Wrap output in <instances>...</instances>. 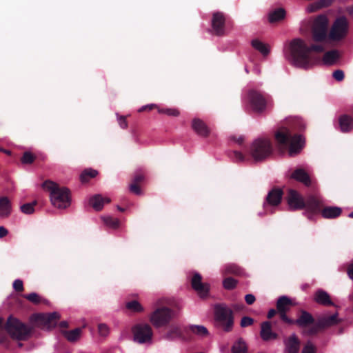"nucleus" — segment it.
<instances>
[{
    "label": "nucleus",
    "instance_id": "nucleus-46",
    "mask_svg": "<svg viewBox=\"0 0 353 353\" xmlns=\"http://www.w3.org/2000/svg\"><path fill=\"white\" fill-rule=\"evenodd\" d=\"M277 312L279 313V317L281 321H283V322H285V323H287L288 325H294V320L290 319L287 316L286 311L283 310V311H277Z\"/></svg>",
    "mask_w": 353,
    "mask_h": 353
},
{
    "label": "nucleus",
    "instance_id": "nucleus-60",
    "mask_svg": "<svg viewBox=\"0 0 353 353\" xmlns=\"http://www.w3.org/2000/svg\"><path fill=\"white\" fill-rule=\"evenodd\" d=\"M232 307L236 312H240L244 309V305L243 303L234 304Z\"/></svg>",
    "mask_w": 353,
    "mask_h": 353
},
{
    "label": "nucleus",
    "instance_id": "nucleus-27",
    "mask_svg": "<svg viewBox=\"0 0 353 353\" xmlns=\"http://www.w3.org/2000/svg\"><path fill=\"white\" fill-rule=\"evenodd\" d=\"M12 204L7 196L0 197V216L6 218L11 214Z\"/></svg>",
    "mask_w": 353,
    "mask_h": 353
},
{
    "label": "nucleus",
    "instance_id": "nucleus-53",
    "mask_svg": "<svg viewBox=\"0 0 353 353\" xmlns=\"http://www.w3.org/2000/svg\"><path fill=\"white\" fill-rule=\"evenodd\" d=\"M130 190L131 192H132L137 195H139L141 194V190L139 184L132 183L130 185Z\"/></svg>",
    "mask_w": 353,
    "mask_h": 353
},
{
    "label": "nucleus",
    "instance_id": "nucleus-4",
    "mask_svg": "<svg viewBox=\"0 0 353 353\" xmlns=\"http://www.w3.org/2000/svg\"><path fill=\"white\" fill-rule=\"evenodd\" d=\"M43 189L50 192V201L52 205L59 209H65L70 205V191L65 187H60L57 183L47 180L42 184Z\"/></svg>",
    "mask_w": 353,
    "mask_h": 353
},
{
    "label": "nucleus",
    "instance_id": "nucleus-2",
    "mask_svg": "<svg viewBox=\"0 0 353 353\" xmlns=\"http://www.w3.org/2000/svg\"><path fill=\"white\" fill-rule=\"evenodd\" d=\"M305 124L300 118L293 119L291 129L286 127L280 128L275 132V139L281 145L288 146V153L290 157L299 154L303 148L304 141L302 135L292 134V130L302 131L305 129Z\"/></svg>",
    "mask_w": 353,
    "mask_h": 353
},
{
    "label": "nucleus",
    "instance_id": "nucleus-1",
    "mask_svg": "<svg viewBox=\"0 0 353 353\" xmlns=\"http://www.w3.org/2000/svg\"><path fill=\"white\" fill-rule=\"evenodd\" d=\"M325 48L319 43L308 46L301 39H294L290 43V61L296 67L307 69L319 61V59L313 55V52H323Z\"/></svg>",
    "mask_w": 353,
    "mask_h": 353
},
{
    "label": "nucleus",
    "instance_id": "nucleus-39",
    "mask_svg": "<svg viewBox=\"0 0 353 353\" xmlns=\"http://www.w3.org/2000/svg\"><path fill=\"white\" fill-rule=\"evenodd\" d=\"M36 159V156L29 151L25 152L21 158V162L23 164H32Z\"/></svg>",
    "mask_w": 353,
    "mask_h": 353
},
{
    "label": "nucleus",
    "instance_id": "nucleus-47",
    "mask_svg": "<svg viewBox=\"0 0 353 353\" xmlns=\"http://www.w3.org/2000/svg\"><path fill=\"white\" fill-rule=\"evenodd\" d=\"M5 321L4 319L2 317H0V343L3 344L4 343L6 340L7 337L3 332V330H4V325H5Z\"/></svg>",
    "mask_w": 353,
    "mask_h": 353
},
{
    "label": "nucleus",
    "instance_id": "nucleus-8",
    "mask_svg": "<svg viewBox=\"0 0 353 353\" xmlns=\"http://www.w3.org/2000/svg\"><path fill=\"white\" fill-rule=\"evenodd\" d=\"M248 103L254 112L261 114L269 105L270 100L268 95L255 90H250L248 92Z\"/></svg>",
    "mask_w": 353,
    "mask_h": 353
},
{
    "label": "nucleus",
    "instance_id": "nucleus-45",
    "mask_svg": "<svg viewBox=\"0 0 353 353\" xmlns=\"http://www.w3.org/2000/svg\"><path fill=\"white\" fill-rule=\"evenodd\" d=\"M316 348L312 343L308 341L304 345L301 353H316Z\"/></svg>",
    "mask_w": 353,
    "mask_h": 353
},
{
    "label": "nucleus",
    "instance_id": "nucleus-12",
    "mask_svg": "<svg viewBox=\"0 0 353 353\" xmlns=\"http://www.w3.org/2000/svg\"><path fill=\"white\" fill-rule=\"evenodd\" d=\"M134 341L139 344L151 343L153 331L151 326L147 323H139L132 328Z\"/></svg>",
    "mask_w": 353,
    "mask_h": 353
},
{
    "label": "nucleus",
    "instance_id": "nucleus-29",
    "mask_svg": "<svg viewBox=\"0 0 353 353\" xmlns=\"http://www.w3.org/2000/svg\"><path fill=\"white\" fill-rule=\"evenodd\" d=\"M286 12L284 8H276L268 14V21L270 23H273L280 21L285 19Z\"/></svg>",
    "mask_w": 353,
    "mask_h": 353
},
{
    "label": "nucleus",
    "instance_id": "nucleus-18",
    "mask_svg": "<svg viewBox=\"0 0 353 353\" xmlns=\"http://www.w3.org/2000/svg\"><path fill=\"white\" fill-rule=\"evenodd\" d=\"M283 343L285 353H299L301 341L295 334L285 339Z\"/></svg>",
    "mask_w": 353,
    "mask_h": 353
},
{
    "label": "nucleus",
    "instance_id": "nucleus-42",
    "mask_svg": "<svg viewBox=\"0 0 353 353\" xmlns=\"http://www.w3.org/2000/svg\"><path fill=\"white\" fill-rule=\"evenodd\" d=\"M158 112L171 117H178L180 114L179 110L176 108H158Z\"/></svg>",
    "mask_w": 353,
    "mask_h": 353
},
{
    "label": "nucleus",
    "instance_id": "nucleus-54",
    "mask_svg": "<svg viewBox=\"0 0 353 353\" xmlns=\"http://www.w3.org/2000/svg\"><path fill=\"white\" fill-rule=\"evenodd\" d=\"M145 176L142 173H136L132 179V183L136 184H140L144 181Z\"/></svg>",
    "mask_w": 353,
    "mask_h": 353
},
{
    "label": "nucleus",
    "instance_id": "nucleus-26",
    "mask_svg": "<svg viewBox=\"0 0 353 353\" xmlns=\"http://www.w3.org/2000/svg\"><path fill=\"white\" fill-rule=\"evenodd\" d=\"M183 337V332L181 327L176 324H172L169 327L168 330L164 336V339L173 341Z\"/></svg>",
    "mask_w": 353,
    "mask_h": 353
},
{
    "label": "nucleus",
    "instance_id": "nucleus-17",
    "mask_svg": "<svg viewBox=\"0 0 353 353\" xmlns=\"http://www.w3.org/2000/svg\"><path fill=\"white\" fill-rule=\"evenodd\" d=\"M290 179H294L303 184L306 187H310L312 185V180L309 173L302 168H297L294 169L290 176Z\"/></svg>",
    "mask_w": 353,
    "mask_h": 353
},
{
    "label": "nucleus",
    "instance_id": "nucleus-9",
    "mask_svg": "<svg viewBox=\"0 0 353 353\" xmlns=\"http://www.w3.org/2000/svg\"><path fill=\"white\" fill-rule=\"evenodd\" d=\"M328 20L325 16H318L313 23L311 34L312 39L315 43L328 41Z\"/></svg>",
    "mask_w": 353,
    "mask_h": 353
},
{
    "label": "nucleus",
    "instance_id": "nucleus-30",
    "mask_svg": "<svg viewBox=\"0 0 353 353\" xmlns=\"http://www.w3.org/2000/svg\"><path fill=\"white\" fill-rule=\"evenodd\" d=\"M339 59V54L338 50H332L326 52L323 57V61L325 65H333Z\"/></svg>",
    "mask_w": 353,
    "mask_h": 353
},
{
    "label": "nucleus",
    "instance_id": "nucleus-11",
    "mask_svg": "<svg viewBox=\"0 0 353 353\" xmlns=\"http://www.w3.org/2000/svg\"><path fill=\"white\" fill-rule=\"evenodd\" d=\"M175 312L167 307L156 309L151 314L150 320L156 327H161L168 325L174 318Z\"/></svg>",
    "mask_w": 353,
    "mask_h": 353
},
{
    "label": "nucleus",
    "instance_id": "nucleus-38",
    "mask_svg": "<svg viewBox=\"0 0 353 353\" xmlns=\"http://www.w3.org/2000/svg\"><path fill=\"white\" fill-rule=\"evenodd\" d=\"M125 307L128 310L134 312H141L143 311V306L135 300L127 302Z\"/></svg>",
    "mask_w": 353,
    "mask_h": 353
},
{
    "label": "nucleus",
    "instance_id": "nucleus-43",
    "mask_svg": "<svg viewBox=\"0 0 353 353\" xmlns=\"http://www.w3.org/2000/svg\"><path fill=\"white\" fill-rule=\"evenodd\" d=\"M103 219L104 223L111 228H117V227H119V221L117 219L108 216L104 217Z\"/></svg>",
    "mask_w": 353,
    "mask_h": 353
},
{
    "label": "nucleus",
    "instance_id": "nucleus-56",
    "mask_svg": "<svg viewBox=\"0 0 353 353\" xmlns=\"http://www.w3.org/2000/svg\"><path fill=\"white\" fill-rule=\"evenodd\" d=\"M155 108H159L156 104H149L142 106L141 108H139V112H142L143 111H151Z\"/></svg>",
    "mask_w": 353,
    "mask_h": 353
},
{
    "label": "nucleus",
    "instance_id": "nucleus-51",
    "mask_svg": "<svg viewBox=\"0 0 353 353\" xmlns=\"http://www.w3.org/2000/svg\"><path fill=\"white\" fill-rule=\"evenodd\" d=\"M13 288L15 291L18 292H21L23 291V281L20 279H17L13 282Z\"/></svg>",
    "mask_w": 353,
    "mask_h": 353
},
{
    "label": "nucleus",
    "instance_id": "nucleus-6",
    "mask_svg": "<svg viewBox=\"0 0 353 353\" xmlns=\"http://www.w3.org/2000/svg\"><path fill=\"white\" fill-rule=\"evenodd\" d=\"M274 152L270 139L258 138L250 146L249 153L256 162L263 161L269 158Z\"/></svg>",
    "mask_w": 353,
    "mask_h": 353
},
{
    "label": "nucleus",
    "instance_id": "nucleus-25",
    "mask_svg": "<svg viewBox=\"0 0 353 353\" xmlns=\"http://www.w3.org/2000/svg\"><path fill=\"white\" fill-rule=\"evenodd\" d=\"M339 125L342 132H349L353 129V118L348 114H342L339 118Z\"/></svg>",
    "mask_w": 353,
    "mask_h": 353
},
{
    "label": "nucleus",
    "instance_id": "nucleus-49",
    "mask_svg": "<svg viewBox=\"0 0 353 353\" xmlns=\"http://www.w3.org/2000/svg\"><path fill=\"white\" fill-rule=\"evenodd\" d=\"M333 0H319L315 3V6L316 9H321L330 6Z\"/></svg>",
    "mask_w": 353,
    "mask_h": 353
},
{
    "label": "nucleus",
    "instance_id": "nucleus-58",
    "mask_svg": "<svg viewBox=\"0 0 353 353\" xmlns=\"http://www.w3.org/2000/svg\"><path fill=\"white\" fill-rule=\"evenodd\" d=\"M256 299L255 296L253 294H246L245 296V301L248 305H252L254 303Z\"/></svg>",
    "mask_w": 353,
    "mask_h": 353
},
{
    "label": "nucleus",
    "instance_id": "nucleus-22",
    "mask_svg": "<svg viewBox=\"0 0 353 353\" xmlns=\"http://www.w3.org/2000/svg\"><path fill=\"white\" fill-rule=\"evenodd\" d=\"M283 192L281 189L274 188L272 189L266 196V203L264 204L265 206L266 203L270 205H278L282 199Z\"/></svg>",
    "mask_w": 353,
    "mask_h": 353
},
{
    "label": "nucleus",
    "instance_id": "nucleus-63",
    "mask_svg": "<svg viewBox=\"0 0 353 353\" xmlns=\"http://www.w3.org/2000/svg\"><path fill=\"white\" fill-rule=\"evenodd\" d=\"M59 325L61 327L67 328L68 327V323L65 321H63L60 323Z\"/></svg>",
    "mask_w": 353,
    "mask_h": 353
},
{
    "label": "nucleus",
    "instance_id": "nucleus-37",
    "mask_svg": "<svg viewBox=\"0 0 353 353\" xmlns=\"http://www.w3.org/2000/svg\"><path fill=\"white\" fill-rule=\"evenodd\" d=\"M189 328L192 333L199 336H206L209 334L208 329L203 325H190Z\"/></svg>",
    "mask_w": 353,
    "mask_h": 353
},
{
    "label": "nucleus",
    "instance_id": "nucleus-50",
    "mask_svg": "<svg viewBox=\"0 0 353 353\" xmlns=\"http://www.w3.org/2000/svg\"><path fill=\"white\" fill-rule=\"evenodd\" d=\"M254 323V319L249 316H243L241 320V326L242 327H245L248 326H250Z\"/></svg>",
    "mask_w": 353,
    "mask_h": 353
},
{
    "label": "nucleus",
    "instance_id": "nucleus-34",
    "mask_svg": "<svg viewBox=\"0 0 353 353\" xmlns=\"http://www.w3.org/2000/svg\"><path fill=\"white\" fill-rule=\"evenodd\" d=\"M252 46L264 56L268 55L270 52L268 46L258 39L252 41Z\"/></svg>",
    "mask_w": 353,
    "mask_h": 353
},
{
    "label": "nucleus",
    "instance_id": "nucleus-21",
    "mask_svg": "<svg viewBox=\"0 0 353 353\" xmlns=\"http://www.w3.org/2000/svg\"><path fill=\"white\" fill-rule=\"evenodd\" d=\"M192 128L199 136L207 137L210 134V129L203 121L195 118L192 121Z\"/></svg>",
    "mask_w": 353,
    "mask_h": 353
},
{
    "label": "nucleus",
    "instance_id": "nucleus-14",
    "mask_svg": "<svg viewBox=\"0 0 353 353\" xmlns=\"http://www.w3.org/2000/svg\"><path fill=\"white\" fill-rule=\"evenodd\" d=\"M316 322V321L310 312L301 310L299 312L298 318L294 320V325H297L302 330L301 333L303 335L311 336L315 334H307L305 332L315 325Z\"/></svg>",
    "mask_w": 353,
    "mask_h": 353
},
{
    "label": "nucleus",
    "instance_id": "nucleus-13",
    "mask_svg": "<svg viewBox=\"0 0 353 353\" xmlns=\"http://www.w3.org/2000/svg\"><path fill=\"white\" fill-rule=\"evenodd\" d=\"M340 322L338 319V313L328 316H321L316 320V324L305 333L307 334H317L321 330L335 325Z\"/></svg>",
    "mask_w": 353,
    "mask_h": 353
},
{
    "label": "nucleus",
    "instance_id": "nucleus-20",
    "mask_svg": "<svg viewBox=\"0 0 353 353\" xmlns=\"http://www.w3.org/2000/svg\"><path fill=\"white\" fill-rule=\"evenodd\" d=\"M319 213H321V216L324 219H336L340 216L341 214H342V209L340 207L337 206L324 207V205L323 204L318 214Z\"/></svg>",
    "mask_w": 353,
    "mask_h": 353
},
{
    "label": "nucleus",
    "instance_id": "nucleus-31",
    "mask_svg": "<svg viewBox=\"0 0 353 353\" xmlns=\"http://www.w3.org/2000/svg\"><path fill=\"white\" fill-rule=\"evenodd\" d=\"M292 305V301L285 296L279 297L276 302L277 311H289L290 307Z\"/></svg>",
    "mask_w": 353,
    "mask_h": 353
},
{
    "label": "nucleus",
    "instance_id": "nucleus-57",
    "mask_svg": "<svg viewBox=\"0 0 353 353\" xmlns=\"http://www.w3.org/2000/svg\"><path fill=\"white\" fill-rule=\"evenodd\" d=\"M119 124L121 128H123V129L127 128L128 122L126 121V118L124 116H121L119 118Z\"/></svg>",
    "mask_w": 353,
    "mask_h": 353
},
{
    "label": "nucleus",
    "instance_id": "nucleus-52",
    "mask_svg": "<svg viewBox=\"0 0 353 353\" xmlns=\"http://www.w3.org/2000/svg\"><path fill=\"white\" fill-rule=\"evenodd\" d=\"M332 77H334V79L338 81H341L343 80L345 76H344V72L343 70H335L333 74H332Z\"/></svg>",
    "mask_w": 353,
    "mask_h": 353
},
{
    "label": "nucleus",
    "instance_id": "nucleus-44",
    "mask_svg": "<svg viewBox=\"0 0 353 353\" xmlns=\"http://www.w3.org/2000/svg\"><path fill=\"white\" fill-rule=\"evenodd\" d=\"M24 298L34 304H39L41 301V297L35 292L26 294L24 295Z\"/></svg>",
    "mask_w": 353,
    "mask_h": 353
},
{
    "label": "nucleus",
    "instance_id": "nucleus-62",
    "mask_svg": "<svg viewBox=\"0 0 353 353\" xmlns=\"http://www.w3.org/2000/svg\"><path fill=\"white\" fill-rule=\"evenodd\" d=\"M276 312H278L274 309L270 310L268 313V315H267L268 319H272L274 316V315L276 314Z\"/></svg>",
    "mask_w": 353,
    "mask_h": 353
},
{
    "label": "nucleus",
    "instance_id": "nucleus-10",
    "mask_svg": "<svg viewBox=\"0 0 353 353\" xmlns=\"http://www.w3.org/2000/svg\"><path fill=\"white\" fill-rule=\"evenodd\" d=\"M349 23L345 17H338L333 23L328 33L329 41H340L347 34Z\"/></svg>",
    "mask_w": 353,
    "mask_h": 353
},
{
    "label": "nucleus",
    "instance_id": "nucleus-55",
    "mask_svg": "<svg viewBox=\"0 0 353 353\" xmlns=\"http://www.w3.org/2000/svg\"><path fill=\"white\" fill-rule=\"evenodd\" d=\"M234 158L236 162H243L245 160V157L239 151H234Z\"/></svg>",
    "mask_w": 353,
    "mask_h": 353
},
{
    "label": "nucleus",
    "instance_id": "nucleus-28",
    "mask_svg": "<svg viewBox=\"0 0 353 353\" xmlns=\"http://www.w3.org/2000/svg\"><path fill=\"white\" fill-rule=\"evenodd\" d=\"M59 318L60 316L57 312L37 314L38 320L49 325H55L57 320H59Z\"/></svg>",
    "mask_w": 353,
    "mask_h": 353
},
{
    "label": "nucleus",
    "instance_id": "nucleus-64",
    "mask_svg": "<svg viewBox=\"0 0 353 353\" xmlns=\"http://www.w3.org/2000/svg\"><path fill=\"white\" fill-rule=\"evenodd\" d=\"M3 152L6 153L8 155L11 154V152L10 150H6V149H1V150Z\"/></svg>",
    "mask_w": 353,
    "mask_h": 353
},
{
    "label": "nucleus",
    "instance_id": "nucleus-41",
    "mask_svg": "<svg viewBox=\"0 0 353 353\" xmlns=\"http://www.w3.org/2000/svg\"><path fill=\"white\" fill-rule=\"evenodd\" d=\"M237 283V280L232 277H227L223 280V285L225 289L231 290L236 288Z\"/></svg>",
    "mask_w": 353,
    "mask_h": 353
},
{
    "label": "nucleus",
    "instance_id": "nucleus-35",
    "mask_svg": "<svg viewBox=\"0 0 353 353\" xmlns=\"http://www.w3.org/2000/svg\"><path fill=\"white\" fill-rule=\"evenodd\" d=\"M98 174V172L93 169H85L80 175V180L82 183L88 182L90 179L94 178Z\"/></svg>",
    "mask_w": 353,
    "mask_h": 353
},
{
    "label": "nucleus",
    "instance_id": "nucleus-36",
    "mask_svg": "<svg viewBox=\"0 0 353 353\" xmlns=\"http://www.w3.org/2000/svg\"><path fill=\"white\" fill-rule=\"evenodd\" d=\"M81 333V328H76L70 331H66L64 332V336L70 342H74L78 340Z\"/></svg>",
    "mask_w": 353,
    "mask_h": 353
},
{
    "label": "nucleus",
    "instance_id": "nucleus-3",
    "mask_svg": "<svg viewBox=\"0 0 353 353\" xmlns=\"http://www.w3.org/2000/svg\"><path fill=\"white\" fill-rule=\"evenodd\" d=\"M288 203L292 210L305 209V215L312 219L321 210L323 199L320 196L314 194H310L304 199L296 190L290 189L288 195Z\"/></svg>",
    "mask_w": 353,
    "mask_h": 353
},
{
    "label": "nucleus",
    "instance_id": "nucleus-24",
    "mask_svg": "<svg viewBox=\"0 0 353 353\" xmlns=\"http://www.w3.org/2000/svg\"><path fill=\"white\" fill-rule=\"evenodd\" d=\"M110 199L103 197L101 194H95L90 197L89 204L96 210L100 211L103 208L105 203H109Z\"/></svg>",
    "mask_w": 353,
    "mask_h": 353
},
{
    "label": "nucleus",
    "instance_id": "nucleus-7",
    "mask_svg": "<svg viewBox=\"0 0 353 353\" xmlns=\"http://www.w3.org/2000/svg\"><path fill=\"white\" fill-rule=\"evenodd\" d=\"M214 319L216 325L226 332H231L234 326V315L232 310L223 304L214 306Z\"/></svg>",
    "mask_w": 353,
    "mask_h": 353
},
{
    "label": "nucleus",
    "instance_id": "nucleus-32",
    "mask_svg": "<svg viewBox=\"0 0 353 353\" xmlns=\"http://www.w3.org/2000/svg\"><path fill=\"white\" fill-rule=\"evenodd\" d=\"M244 272L243 270L236 264L227 265L223 272V275L232 274L235 276H242Z\"/></svg>",
    "mask_w": 353,
    "mask_h": 353
},
{
    "label": "nucleus",
    "instance_id": "nucleus-48",
    "mask_svg": "<svg viewBox=\"0 0 353 353\" xmlns=\"http://www.w3.org/2000/svg\"><path fill=\"white\" fill-rule=\"evenodd\" d=\"M99 334L102 336H106L109 333V327L105 323H99L98 325Z\"/></svg>",
    "mask_w": 353,
    "mask_h": 353
},
{
    "label": "nucleus",
    "instance_id": "nucleus-23",
    "mask_svg": "<svg viewBox=\"0 0 353 353\" xmlns=\"http://www.w3.org/2000/svg\"><path fill=\"white\" fill-rule=\"evenodd\" d=\"M314 301L323 306L334 305L330 294L322 289L317 290L314 294Z\"/></svg>",
    "mask_w": 353,
    "mask_h": 353
},
{
    "label": "nucleus",
    "instance_id": "nucleus-5",
    "mask_svg": "<svg viewBox=\"0 0 353 353\" xmlns=\"http://www.w3.org/2000/svg\"><path fill=\"white\" fill-rule=\"evenodd\" d=\"M4 330L13 340L21 341L28 340L31 336L32 329L12 315H10L6 321Z\"/></svg>",
    "mask_w": 353,
    "mask_h": 353
},
{
    "label": "nucleus",
    "instance_id": "nucleus-61",
    "mask_svg": "<svg viewBox=\"0 0 353 353\" xmlns=\"http://www.w3.org/2000/svg\"><path fill=\"white\" fill-rule=\"evenodd\" d=\"M8 233V231L7 229H6L3 226H0V238H3L6 236Z\"/></svg>",
    "mask_w": 353,
    "mask_h": 353
},
{
    "label": "nucleus",
    "instance_id": "nucleus-16",
    "mask_svg": "<svg viewBox=\"0 0 353 353\" xmlns=\"http://www.w3.org/2000/svg\"><path fill=\"white\" fill-rule=\"evenodd\" d=\"M191 285L200 297L205 298L209 294L210 285L202 282V276L199 273L195 272L191 279Z\"/></svg>",
    "mask_w": 353,
    "mask_h": 353
},
{
    "label": "nucleus",
    "instance_id": "nucleus-19",
    "mask_svg": "<svg viewBox=\"0 0 353 353\" xmlns=\"http://www.w3.org/2000/svg\"><path fill=\"white\" fill-rule=\"evenodd\" d=\"M260 335L261 339L265 341L275 340L279 337L276 333L272 332L271 323L270 321H264L261 323Z\"/></svg>",
    "mask_w": 353,
    "mask_h": 353
},
{
    "label": "nucleus",
    "instance_id": "nucleus-40",
    "mask_svg": "<svg viewBox=\"0 0 353 353\" xmlns=\"http://www.w3.org/2000/svg\"><path fill=\"white\" fill-rule=\"evenodd\" d=\"M37 204V201L32 203H28L21 206V210L23 213L26 214H31L34 212V206Z\"/></svg>",
    "mask_w": 353,
    "mask_h": 353
},
{
    "label": "nucleus",
    "instance_id": "nucleus-15",
    "mask_svg": "<svg viewBox=\"0 0 353 353\" xmlns=\"http://www.w3.org/2000/svg\"><path fill=\"white\" fill-rule=\"evenodd\" d=\"M226 16L222 12L212 13L211 19L212 34L221 37L225 34Z\"/></svg>",
    "mask_w": 353,
    "mask_h": 353
},
{
    "label": "nucleus",
    "instance_id": "nucleus-33",
    "mask_svg": "<svg viewBox=\"0 0 353 353\" xmlns=\"http://www.w3.org/2000/svg\"><path fill=\"white\" fill-rule=\"evenodd\" d=\"M248 347L243 339H239L232 347V353H247Z\"/></svg>",
    "mask_w": 353,
    "mask_h": 353
},
{
    "label": "nucleus",
    "instance_id": "nucleus-59",
    "mask_svg": "<svg viewBox=\"0 0 353 353\" xmlns=\"http://www.w3.org/2000/svg\"><path fill=\"white\" fill-rule=\"evenodd\" d=\"M231 139L234 140L236 143H238L240 145H242L244 142V137L243 136H240L239 137L233 136L231 137Z\"/></svg>",
    "mask_w": 353,
    "mask_h": 353
}]
</instances>
